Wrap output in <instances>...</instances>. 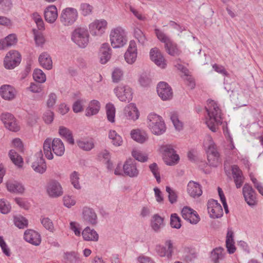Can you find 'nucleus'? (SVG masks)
Here are the masks:
<instances>
[{"label":"nucleus","instance_id":"61","mask_svg":"<svg viewBox=\"0 0 263 263\" xmlns=\"http://www.w3.org/2000/svg\"><path fill=\"white\" fill-rule=\"evenodd\" d=\"M27 89L32 93H39L42 91V87L40 84L32 82Z\"/></svg>","mask_w":263,"mask_h":263},{"label":"nucleus","instance_id":"46","mask_svg":"<svg viewBox=\"0 0 263 263\" xmlns=\"http://www.w3.org/2000/svg\"><path fill=\"white\" fill-rule=\"evenodd\" d=\"M166 192L168 193V200L171 203L173 204L177 202L178 194L177 192L168 186H166Z\"/></svg>","mask_w":263,"mask_h":263},{"label":"nucleus","instance_id":"39","mask_svg":"<svg viewBox=\"0 0 263 263\" xmlns=\"http://www.w3.org/2000/svg\"><path fill=\"white\" fill-rule=\"evenodd\" d=\"M163 220V218L159 214H154L151 219V226L154 230L162 229L164 225Z\"/></svg>","mask_w":263,"mask_h":263},{"label":"nucleus","instance_id":"62","mask_svg":"<svg viewBox=\"0 0 263 263\" xmlns=\"http://www.w3.org/2000/svg\"><path fill=\"white\" fill-rule=\"evenodd\" d=\"M57 99V97L54 93H51L48 96L46 104L48 108H52L55 105Z\"/></svg>","mask_w":263,"mask_h":263},{"label":"nucleus","instance_id":"44","mask_svg":"<svg viewBox=\"0 0 263 263\" xmlns=\"http://www.w3.org/2000/svg\"><path fill=\"white\" fill-rule=\"evenodd\" d=\"M14 223L18 229H23L27 226L28 220L22 216H16L14 217Z\"/></svg>","mask_w":263,"mask_h":263},{"label":"nucleus","instance_id":"14","mask_svg":"<svg viewBox=\"0 0 263 263\" xmlns=\"http://www.w3.org/2000/svg\"><path fill=\"white\" fill-rule=\"evenodd\" d=\"M124 175L130 178H137L138 177L140 170L138 168L137 164L132 159L126 160L123 165Z\"/></svg>","mask_w":263,"mask_h":263},{"label":"nucleus","instance_id":"15","mask_svg":"<svg viewBox=\"0 0 263 263\" xmlns=\"http://www.w3.org/2000/svg\"><path fill=\"white\" fill-rule=\"evenodd\" d=\"M208 210L210 216L212 218H218L223 215V210L217 200H209L208 202Z\"/></svg>","mask_w":263,"mask_h":263},{"label":"nucleus","instance_id":"50","mask_svg":"<svg viewBox=\"0 0 263 263\" xmlns=\"http://www.w3.org/2000/svg\"><path fill=\"white\" fill-rule=\"evenodd\" d=\"M93 7L87 3H82L80 5V11L84 16H87L91 14Z\"/></svg>","mask_w":263,"mask_h":263},{"label":"nucleus","instance_id":"35","mask_svg":"<svg viewBox=\"0 0 263 263\" xmlns=\"http://www.w3.org/2000/svg\"><path fill=\"white\" fill-rule=\"evenodd\" d=\"M226 253L224 248H216L211 252V259L214 263H219L220 260L224 258Z\"/></svg>","mask_w":263,"mask_h":263},{"label":"nucleus","instance_id":"57","mask_svg":"<svg viewBox=\"0 0 263 263\" xmlns=\"http://www.w3.org/2000/svg\"><path fill=\"white\" fill-rule=\"evenodd\" d=\"M41 222L47 230H51L53 229L52 221L48 217H41Z\"/></svg>","mask_w":263,"mask_h":263},{"label":"nucleus","instance_id":"2","mask_svg":"<svg viewBox=\"0 0 263 263\" xmlns=\"http://www.w3.org/2000/svg\"><path fill=\"white\" fill-rule=\"evenodd\" d=\"M43 150L45 157L49 160L53 158L52 151L58 156H62L65 152V146L59 138H47L43 144Z\"/></svg>","mask_w":263,"mask_h":263},{"label":"nucleus","instance_id":"22","mask_svg":"<svg viewBox=\"0 0 263 263\" xmlns=\"http://www.w3.org/2000/svg\"><path fill=\"white\" fill-rule=\"evenodd\" d=\"M82 218L84 221L95 226L97 223V215L95 211L89 207H84L82 210Z\"/></svg>","mask_w":263,"mask_h":263},{"label":"nucleus","instance_id":"16","mask_svg":"<svg viewBox=\"0 0 263 263\" xmlns=\"http://www.w3.org/2000/svg\"><path fill=\"white\" fill-rule=\"evenodd\" d=\"M46 190L48 195L51 197H60L63 194L61 184L55 180H52L48 182Z\"/></svg>","mask_w":263,"mask_h":263},{"label":"nucleus","instance_id":"40","mask_svg":"<svg viewBox=\"0 0 263 263\" xmlns=\"http://www.w3.org/2000/svg\"><path fill=\"white\" fill-rule=\"evenodd\" d=\"M108 138L111 140V143L115 146H119L123 143L122 138L115 130H109Z\"/></svg>","mask_w":263,"mask_h":263},{"label":"nucleus","instance_id":"18","mask_svg":"<svg viewBox=\"0 0 263 263\" xmlns=\"http://www.w3.org/2000/svg\"><path fill=\"white\" fill-rule=\"evenodd\" d=\"M34 160L32 164L33 170L39 173H44L47 168L45 160L43 158L42 151L37 152L34 156Z\"/></svg>","mask_w":263,"mask_h":263},{"label":"nucleus","instance_id":"63","mask_svg":"<svg viewBox=\"0 0 263 263\" xmlns=\"http://www.w3.org/2000/svg\"><path fill=\"white\" fill-rule=\"evenodd\" d=\"M64 204L69 208L76 204V200L73 197L70 196H65L63 198Z\"/></svg>","mask_w":263,"mask_h":263},{"label":"nucleus","instance_id":"31","mask_svg":"<svg viewBox=\"0 0 263 263\" xmlns=\"http://www.w3.org/2000/svg\"><path fill=\"white\" fill-rule=\"evenodd\" d=\"M39 62L41 66L47 70H50L52 68L51 57L49 54L46 52H44L40 55Z\"/></svg>","mask_w":263,"mask_h":263},{"label":"nucleus","instance_id":"54","mask_svg":"<svg viewBox=\"0 0 263 263\" xmlns=\"http://www.w3.org/2000/svg\"><path fill=\"white\" fill-rule=\"evenodd\" d=\"M133 157L137 160L144 162L147 161L148 157L146 155H143L140 151L134 149L132 152Z\"/></svg>","mask_w":263,"mask_h":263},{"label":"nucleus","instance_id":"41","mask_svg":"<svg viewBox=\"0 0 263 263\" xmlns=\"http://www.w3.org/2000/svg\"><path fill=\"white\" fill-rule=\"evenodd\" d=\"M9 156L12 162L18 167L22 166L23 161L20 156L14 150L11 149L9 151Z\"/></svg>","mask_w":263,"mask_h":263},{"label":"nucleus","instance_id":"10","mask_svg":"<svg viewBox=\"0 0 263 263\" xmlns=\"http://www.w3.org/2000/svg\"><path fill=\"white\" fill-rule=\"evenodd\" d=\"M108 23L104 19L96 20L89 25L90 33L95 36H101L106 31Z\"/></svg>","mask_w":263,"mask_h":263},{"label":"nucleus","instance_id":"9","mask_svg":"<svg viewBox=\"0 0 263 263\" xmlns=\"http://www.w3.org/2000/svg\"><path fill=\"white\" fill-rule=\"evenodd\" d=\"M78 17V12L76 9L72 7H67L62 10L60 21L64 26L72 25Z\"/></svg>","mask_w":263,"mask_h":263},{"label":"nucleus","instance_id":"30","mask_svg":"<svg viewBox=\"0 0 263 263\" xmlns=\"http://www.w3.org/2000/svg\"><path fill=\"white\" fill-rule=\"evenodd\" d=\"M124 115L129 120H136L139 117V112L134 104L130 103L127 105L124 110Z\"/></svg>","mask_w":263,"mask_h":263},{"label":"nucleus","instance_id":"51","mask_svg":"<svg viewBox=\"0 0 263 263\" xmlns=\"http://www.w3.org/2000/svg\"><path fill=\"white\" fill-rule=\"evenodd\" d=\"M70 181L74 187L76 189H80L81 188L79 183V174L78 172L74 171L70 176Z\"/></svg>","mask_w":263,"mask_h":263},{"label":"nucleus","instance_id":"20","mask_svg":"<svg viewBox=\"0 0 263 263\" xmlns=\"http://www.w3.org/2000/svg\"><path fill=\"white\" fill-rule=\"evenodd\" d=\"M137 57V47L135 41L132 40L129 42L128 47L124 54V58L126 62L129 64H133L136 60Z\"/></svg>","mask_w":263,"mask_h":263},{"label":"nucleus","instance_id":"13","mask_svg":"<svg viewBox=\"0 0 263 263\" xmlns=\"http://www.w3.org/2000/svg\"><path fill=\"white\" fill-rule=\"evenodd\" d=\"M114 92L122 102H129L133 98L132 90L127 85L123 84L119 85L114 89Z\"/></svg>","mask_w":263,"mask_h":263},{"label":"nucleus","instance_id":"27","mask_svg":"<svg viewBox=\"0 0 263 263\" xmlns=\"http://www.w3.org/2000/svg\"><path fill=\"white\" fill-rule=\"evenodd\" d=\"M25 240L34 246H39L41 242V237L37 231H25Z\"/></svg>","mask_w":263,"mask_h":263},{"label":"nucleus","instance_id":"5","mask_svg":"<svg viewBox=\"0 0 263 263\" xmlns=\"http://www.w3.org/2000/svg\"><path fill=\"white\" fill-rule=\"evenodd\" d=\"M204 146L206 148L208 161L209 165L217 166L220 163L219 154L211 136H207L204 141Z\"/></svg>","mask_w":263,"mask_h":263},{"label":"nucleus","instance_id":"64","mask_svg":"<svg viewBox=\"0 0 263 263\" xmlns=\"http://www.w3.org/2000/svg\"><path fill=\"white\" fill-rule=\"evenodd\" d=\"M152 213V210L150 206L145 205L143 206L140 212V216L142 218L149 217Z\"/></svg>","mask_w":263,"mask_h":263},{"label":"nucleus","instance_id":"53","mask_svg":"<svg viewBox=\"0 0 263 263\" xmlns=\"http://www.w3.org/2000/svg\"><path fill=\"white\" fill-rule=\"evenodd\" d=\"M171 119L175 128L180 130L183 128V123L179 120L178 116L176 114H172L171 116Z\"/></svg>","mask_w":263,"mask_h":263},{"label":"nucleus","instance_id":"24","mask_svg":"<svg viewBox=\"0 0 263 263\" xmlns=\"http://www.w3.org/2000/svg\"><path fill=\"white\" fill-rule=\"evenodd\" d=\"M151 59L158 66L164 68L166 65L164 58L157 48H152L149 52Z\"/></svg>","mask_w":263,"mask_h":263},{"label":"nucleus","instance_id":"29","mask_svg":"<svg viewBox=\"0 0 263 263\" xmlns=\"http://www.w3.org/2000/svg\"><path fill=\"white\" fill-rule=\"evenodd\" d=\"M111 49L108 43H104L100 49V62L101 64H106L110 59Z\"/></svg>","mask_w":263,"mask_h":263},{"label":"nucleus","instance_id":"52","mask_svg":"<svg viewBox=\"0 0 263 263\" xmlns=\"http://www.w3.org/2000/svg\"><path fill=\"white\" fill-rule=\"evenodd\" d=\"M11 208V205L8 201L4 199H0V211L2 213H8L10 211Z\"/></svg>","mask_w":263,"mask_h":263},{"label":"nucleus","instance_id":"58","mask_svg":"<svg viewBox=\"0 0 263 263\" xmlns=\"http://www.w3.org/2000/svg\"><path fill=\"white\" fill-rule=\"evenodd\" d=\"M43 118L46 124L51 123L54 119L53 112L50 110H46L43 114Z\"/></svg>","mask_w":263,"mask_h":263},{"label":"nucleus","instance_id":"6","mask_svg":"<svg viewBox=\"0 0 263 263\" xmlns=\"http://www.w3.org/2000/svg\"><path fill=\"white\" fill-rule=\"evenodd\" d=\"M155 33L158 39L164 43V48L168 54L175 57L180 54L181 51L177 44L174 43L163 31L159 29H155Z\"/></svg>","mask_w":263,"mask_h":263},{"label":"nucleus","instance_id":"21","mask_svg":"<svg viewBox=\"0 0 263 263\" xmlns=\"http://www.w3.org/2000/svg\"><path fill=\"white\" fill-rule=\"evenodd\" d=\"M182 217L191 224H196L199 222L200 218L197 213L190 208L184 207L181 211Z\"/></svg>","mask_w":263,"mask_h":263},{"label":"nucleus","instance_id":"37","mask_svg":"<svg viewBox=\"0 0 263 263\" xmlns=\"http://www.w3.org/2000/svg\"><path fill=\"white\" fill-rule=\"evenodd\" d=\"M59 134L62 138L66 140L69 144H74V142L72 133L69 129L63 126H60Z\"/></svg>","mask_w":263,"mask_h":263},{"label":"nucleus","instance_id":"55","mask_svg":"<svg viewBox=\"0 0 263 263\" xmlns=\"http://www.w3.org/2000/svg\"><path fill=\"white\" fill-rule=\"evenodd\" d=\"M149 168L156 178L157 181L159 183L161 181V178L157 164L156 163H153L149 165Z\"/></svg>","mask_w":263,"mask_h":263},{"label":"nucleus","instance_id":"26","mask_svg":"<svg viewBox=\"0 0 263 263\" xmlns=\"http://www.w3.org/2000/svg\"><path fill=\"white\" fill-rule=\"evenodd\" d=\"M166 246L167 247V250L166 248L162 246L157 245L156 247L155 250L158 254L161 257L166 256L168 258H170L172 256L173 253V243L171 240H167L165 242Z\"/></svg>","mask_w":263,"mask_h":263},{"label":"nucleus","instance_id":"17","mask_svg":"<svg viewBox=\"0 0 263 263\" xmlns=\"http://www.w3.org/2000/svg\"><path fill=\"white\" fill-rule=\"evenodd\" d=\"M158 96L163 100H170L173 97V91L170 85L166 82H160L157 87Z\"/></svg>","mask_w":263,"mask_h":263},{"label":"nucleus","instance_id":"32","mask_svg":"<svg viewBox=\"0 0 263 263\" xmlns=\"http://www.w3.org/2000/svg\"><path fill=\"white\" fill-rule=\"evenodd\" d=\"M6 187L9 192L13 193L22 194L25 191L24 185L22 183L15 181L7 182Z\"/></svg>","mask_w":263,"mask_h":263},{"label":"nucleus","instance_id":"56","mask_svg":"<svg viewBox=\"0 0 263 263\" xmlns=\"http://www.w3.org/2000/svg\"><path fill=\"white\" fill-rule=\"evenodd\" d=\"M85 101L83 99H78L75 101L72 106V109L74 112L78 113L83 110V105Z\"/></svg>","mask_w":263,"mask_h":263},{"label":"nucleus","instance_id":"33","mask_svg":"<svg viewBox=\"0 0 263 263\" xmlns=\"http://www.w3.org/2000/svg\"><path fill=\"white\" fill-rule=\"evenodd\" d=\"M130 135L133 140L140 143H143L148 139L147 134L146 132L139 129L132 130Z\"/></svg>","mask_w":263,"mask_h":263},{"label":"nucleus","instance_id":"59","mask_svg":"<svg viewBox=\"0 0 263 263\" xmlns=\"http://www.w3.org/2000/svg\"><path fill=\"white\" fill-rule=\"evenodd\" d=\"M64 259L67 263H73L77 260V255L74 252H66L64 254Z\"/></svg>","mask_w":263,"mask_h":263},{"label":"nucleus","instance_id":"60","mask_svg":"<svg viewBox=\"0 0 263 263\" xmlns=\"http://www.w3.org/2000/svg\"><path fill=\"white\" fill-rule=\"evenodd\" d=\"M122 76V70L119 68H116L112 73V78L113 82H118L121 80Z\"/></svg>","mask_w":263,"mask_h":263},{"label":"nucleus","instance_id":"34","mask_svg":"<svg viewBox=\"0 0 263 263\" xmlns=\"http://www.w3.org/2000/svg\"><path fill=\"white\" fill-rule=\"evenodd\" d=\"M226 247L229 254H233L236 250L233 231H228L226 240Z\"/></svg>","mask_w":263,"mask_h":263},{"label":"nucleus","instance_id":"12","mask_svg":"<svg viewBox=\"0 0 263 263\" xmlns=\"http://www.w3.org/2000/svg\"><path fill=\"white\" fill-rule=\"evenodd\" d=\"M161 149L163 152L164 161L167 165H173L178 162L179 157L176 153L172 146L166 145L162 147Z\"/></svg>","mask_w":263,"mask_h":263},{"label":"nucleus","instance_id":"45","mask_svg":"<svg viewBox=\"0 0 263 263\" xmlns=\"http://www.w3.org/2000/svg\"><path fill=\"white\" fill-rule=\"evenodd\" d=\"M82 235L86 241H97L99 237L97 231H82Z\"/></svg>","mask_w":263,"mask_h":263},{"label":"nucleus","instance_id":"25","mask_svg":"<svg viewBox=\"0 0 263 263\" xmlns=\"http://www.w3.org/2000/svg\"><path fill=\"white\" fill-rule=\"evenodd\" d=\"M44 13L46 21L50 24L54 23L58 18V10L54 5H50L46 7Z\"/></svg>","mask_w":263,"mask_h":263},{"label":"nucleus","instance_id":"42","mask_svg":"<svg viewBox=\"0 0 263 263\" xmlns=\"http://www.w3.org/2000/svg\"><path fill=\"white\" fill-rule=\"evenodd\" d=\"M34 80L39 83H43L46 80V74L40 69H36L33 73Z\"/></svg>","mask_w":263,"mask_h":263},{"label":"nucleus","instance_id":"49","mask_svg":"<svg viewBox=\"0 0 263 263\" xmlns=\"http://www.w3.org/2000/svg\"><path fill=\"white\" fill-rule=\"evenodd\" d=\"M134 36L138 40V42L141 45H144L147 41L145 34L142 31L138 28H136L134 30Z\"/></svg>","mask_w":263,"mask_h":263},{"label":"nucleus","instance_id":"48","mask_svg":"<svg viewBox=\"0 0 263 263\" xmlns=\"http://www.w3.org/2000/svg\"><path fill=\"white\" fill-rule=\"evenodd\" d=\"M138 81L141 86L145 87L149 85L151 81L149 74L144 72L140 74Z\"/></svg>","mask_w":263,"mask_h":263},{"label":"nucleus","instance_id":"4","mask_svg":"<svg viewBox=\"0 0 263 263\" xmlns=\"http://www.w3.org/2000/svg\"><path fill=\"white\" fill-rule=\"evenodd\" d=\"M109 40L114 48L123 47L127 42V32L122 27H115L110 30Z\"/></svg>","mask_w":263,"mask_h":263},{"label":"nucleus","instance_id":"1","mask_svg":"<svg viewBox=\"0 0 263 263\" xmlns=\"http://www.w3.org/2000/svg\"><path fill=\"white\" fill-rule=\"evenodd\" d=\"M205 108L208 115L205 123L211 131L216 132L218 126L222 122L221 110L217 103L212 100L208 101Z\"/></svg>","mask_w":263,"mask_h":263},{"label":"nucleus","instance_id":"47","mask_svg":"<svg viewBox=\"0 0 263 263\" xmlns=\"http://www.w3.org/2000/svg\"><path fill=\"white\" fill-rule=\"evenodd\" d=\"M170 224L173 228L178 229L181 226V219L178 215L176 214H172L170 217Z\"/></svg>","mask_w":263,"mask_h":263},{"label":"nucleus","instance_id":"11","mask_svg":"<svg viewBox=\"0 0 263 263\" xmlns=\"http://www.w3.org/2000/svg\"><path fill=\"white\" fill-rule=\"evenodd\" d=\"M21 61V55L16 50L10 51L6 55L4 64L6 68L12 69L17 66Z\"/></svg>","mask_w":263,"mask_h":263},{"label":"nucleus","instance_id":"7","mask_svg":"<svg viewBox=\"0 0 263 263\" xmlns=\"http://www.w3.org/2000/svg\"><path fill=\"white\" fill-rule=\"evenodd\" d=\"M148 126L151 132L156 135L163 134L166 130L164 121L161 117L151 113L147 117Z\"/></svg>","mask_w":263,"mask_h":263},{"label":"nucleus","instance_id":"28","mask_svg":"<svg viewBox=\"0 0 263 263\" xmlns=\"http://www.w3.org/2000/svg\"><path fill=\"white\" fill-rule=\"evenodd\" d=\"M187 191L188 194L193 197H199L202 193L201 185L193 181H190L188 183Z\"/></svg>","mask_w":263,"mask_h":263},{"label":"nucleus","instance_id":"36","mask_svg":"<svg viewBox=\"0 0 263 263\" xmlns=\"http://www.w3.org/2000/svg\"><path fill=\"white\" fill-rule=\"evenodd\" d=\"M79 147L85 151H90L95 146L92 139H81L77 141Z\"/></svg>","mask_w":263,"mask_h":263},{"label":"nucleus","instance_id":"19","mask_svg":"<svg viewBox=\"0 0 263 263\" xmlns=\"http://www.w3.org/2000/svg\"><path fill=\"white\" fill-rule=\"evenodd\" d=\"M242 194L245 201L250 206L257 203L256 193L252 187L249 184H245L242 188Z\"/></svg>","mask_w":263,"mask_h":263},{"label":"nucleus","instance_id":"43","mask_svg":"<svg viewBox=\"0 0 263 263\" xmlns=\"http://www.w3.org/2000/svg\"><path fill=\"white\" fill-rule=\"evenodd\" d=\"M106 110L108 120L111 123L114 122L116 111L114 105L110 103L106 104Z\"/></svg>","mask_w":263,"mask_h":263},{"label":"nucleus","instance_id":"8","mask_svg":"<svg viewBox=\"0 0 263 263\" xmlns=\"http://www.w3.org/2000/svg\"><path fill=\"white\" fill-rule=\"evenodd\" d=\"M89 33L84 28L76 29L71 33V39L80 48L86 47L89 43Z\"/></svg>","mask_w":263,"mask_h":263},{"label":"nucleus","instance_id":"23","mask_svg":"<svg viewBox=\"0 0 263 263\" xmlns=\"http://www.w3.org/2000/svg\"><path fill=\"white\" fill-rule=\"evenodd\" d=\"M16 91L10 85H3L0 87V95L6 100H12L15 97Z\"/></svg>","mask_w":263,"mask_h":263},{"label":"nucleus","instance_id":"3","mask_svg":"<svg viewBox=\"0 0 263 263\" xmlns=\"http://www.w3.org/2000/svg\"><path fill=\"white\" fill-rule=\"evenodd\" d=\"M236 84L235 83L224 84V89L228 93L231 92L230 95L231 101L236 105L243 106L247 105L249 98V94L246 90L236 88Z\"/></svg>","mask_w":263,"mask_h":263},{"label":"nucleus","instance_id":"38","mask_svg":"<svg viewBox=\"0 0 263 263\" xmlns=\"http://www.w3.org/2000/svg\"><path fill=\"white\" fill-rule=\"evenodd\" d=\"M100 108V103L98 101L92 100L89 104L88 107L86 109L85 115L86 116H91L97 114Z\"/></svg>","mask_w":263,"mask_h":263}]
</instances>
